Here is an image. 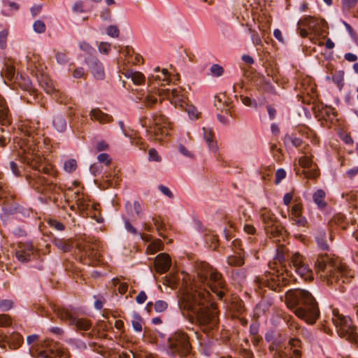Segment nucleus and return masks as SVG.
Returning a JSON list of instances; mask_svg holds the SVG:
<instances>
[{"label":"nucleus","instance_id":"nucleus-16","mask_svg":"<svg viewBox=\"0 0 358 358\" xmlns=\"http://www.w3.org/2000/svg\"><path fill=\"white\" fill-rule=\"evenodd\" d=\"M310 105L313 106L312 110L321 126L330 129L341 125V119L335 108L324 105L318 100Z\"/></svg>","mask_w":358,"mask_h":358},{"label":"nucleus","instance_id":"nucleus-29","mask_svg":"<svg viewBox=\"0 0 358 358\" xmlns=\"http://www.w3.org/2000/svg\"><path fill=\"white\" fill-rule=\"evenodd\" d=\"M119 124L124 135L129 138L131 144L137 146L140 150H146L148 145L143 138L140 136L138 132L133 129H126L122 122H120Z\"/></svg>","mask_w":358,"mask_h":358},{"label":"nucleus","instance_id":"nucleus-35","mask_svg":"<svg viewBox=\"0 0 358 358\" xmlns=\"http://www.w3.org/2000/svg\"><path fill=\"white\" fill-rule=\"evenodd\" d=\"M326 196V192L322 189L316 190L312 196L313 201L317 206V209L322 212L327 209L328 206Z\"/></svg>","mask_w":358,"mask_h":358},{"label":"nucleus","instance_id":"nucleus-31","mask_svg":"<svg viewBox=\"0 0 358 358\" xmlns=\"http://www.w3.org/2000/svg\"><path fill=\"white\" fill-rule=\"evenodd\" d=\"M171 258L166 253L158 255L155 260V271L160 274L166 273L171 266Z\"/></svg>","mask_w":358,"mask_h":358},{"label":"nucleus","instance_id":"nucleus-64","mask_svg":"<svg viewBox=\"0 0 358 358\" xmlns=\"http://www.w3.org/2000/svg\"><path fill=\"white\" fill-rule=\"evenodd\" d=\"M79 47L80 50L90 55H92L93 52H95L94 48L90 43L85 41L80 42L79 44Z\"/></svg>","mask_w":358,"mask_h":358},{"label":"nucleus","instance_id":"nucleus-27","mask_svg":"<svg viewBox=\"0 0 358 358\" xmlns=\"http://www.w3.org/2000/svg\"><path fill=\"white\" fill-rule=\"evenodd\" d=\"M252 81L257 90L268 94H276L274 86L264 76L259 73H255L252 78Z\"/></svg>","mask_w":358,"mask_h":358},{"label":"nucleus","instance_id":"nucleus-20","mask_svg":"<svg viewBox=\"0 0 358 358\" xmlns=\"http://www.w3.org/2000/svg\"><path fill=\"white\" fill-rule=\"evenodd\" d=\"M301 341L296 338H290L284 350L275 352L273 358H301Z\"/></svg>","mask_w":358,"mask_h":358},{"label":"nucleus","instance_id":"nucleus-22","mask_svg":"<svg viewBox=\"0 0 358 358\" xmlns=\"http://www.w3.org/2000/svg\"><path fill=\"white\" fill-rule=\"evenodd\" d=\"M304 155L299 159V164L303 169V174L308 179H315L319 176L320 172L317 169L313 167L315 165L313 162V155L310 152Z\"/></svg>","mask_w":358,"mask_h":358},{"label":"nucleus","instance_id":"nucleus-59","mask_svg":"<svg viewBox=\"0 0 358 358\" xmlns=\"http://www.w3.org/2000/svg\"><path fill=\"white\" fill-rule=\"evenodd\" d=\"M210 74L214 77H220L224 73V68L217 64H213L210 68Z\"/></svg>","mask_w":358,"mask_h":358},{"label":"nucleus","instance_id":"nucleus-26","mask_svg":"<svg viewBox=\"0 0 358 358\" xmlns=\"http://www.w3.org/2000/svg\"><path fill=\"white\" fill-rule=\"evenodd\" d=\"M214 106L220 111H224L230 116H234V106L230 98L226 93H219L215 96Z\"/></svg>","mask_w":358,"mask_h":358},{"label":"nucleus","instance_id":"nucleus-11","mask_svg":"<svg viewBox=\"0 0 358 358\" xmlns=\"http://www.w3.org/2000/svg\"><path fill=\"white\" fill-rule=\"evenodd\" d=\"M298 135L309 139L314 145L320 143V138L314 130L305 124L298 125L294 129L292 132L285 135L284 142L287 145H291L295 147L301 153L309 154L311 149L308 143L298 137Z\"/></svg>","mask_w":358,"mask_h":358},{"label":"nucleus","instance_id":"nucleus-7","mask_svg":"<svg viewBox=\"0 0 358 358\" xmlns=\"http://www.w3.org/2000/svg\"><path fill=\"white\" fill-rule=\"evenodd\" d=\"M287 306L300 319L310 324L320 316L318 304L312 294L305 289H289L285 294Z\"/></svg>","mask_w":358,"mask_h":358},{"label":"nucleus","instance_id":"nucleus-32","mask_svg":"<svg viewBox=\"0 0 358 358\" xmlns=\"http://www.w3.org/2000/svg\"><path fill=\"white\" fill-rule=\"evenodd\" d=\"M12 123V115L5 99L0 94V124L8 126Z\"/></svg>","mask_w":358,"mask_h":358},{"label":"nucleus","instance_id":"nucleus-47","mask_svg":"<svg viewBox=\"0 0 358 358\" xmlns=\"http://www.w3.org/2000/svg\"><path fill=\"white\" fill-rule=\"evenodd\" d=\"M3 10L2 13L4 15L9 16L13 14L12 11H16L19 9V5L10 1H3Z\"/></svg>","mask_w":358,"mask_h":358},{"label":"nucleus","instance_id":"nucleus-19","mask_svg":"<svg viewBox=\"0 0 358 358\" xmlns=\"http://www.w3.org/2000/svg\"><path fill=\"white\" fill-rule=\"evenodd\" d=\"M15 257L21 262H28L39 257V251L31 243L20 242L15 249Z\"/></svg>","mask_w":358,"mask_h":358},{"label":"nucleus","instance_id":"nucleus-40","mask_svg":"<svg viewBox=\"0 0 358 358\" xmlns=\"http://www.w3.org/2000/svg\"><path fill=\"white\" fill-rule=\"evenodd\" d=\"M227 264L231 266H242L245 264L244 255L238 252L236 255H229L227 259Z\"/></svg>","mask_w":358,"mask_h":358},{"label":"nucleus","instance_id":"nucleus-21","mask_svg":"<svg viewBox=\"0 0 358 358\" xmlns=\"http://www.w3.org/2000/svg\"><path fill=\"white\" fill-rule=\"evenodd\" d=\"M23 343L22 336L17 332H13L9 335L0 334V348L6 351L8 350H16Z\"/></svg>","mask_w":358,"mask_h":358},{"label":"nucleus","instance_id":"nucleus-62","mask_svg":"<svg viewBox=\"0 0 358 358\" xmlns=\"http://www.w3.org/2000/svg\"><path fill=\"white\" fill-rule=\"evenodd\" d=\"M34 30L39 34L44 33L46 30V26L42 20H36L33 25Z\"/></svg>","mask_w":358,"mask_h":358},{"label":"nucleus","instance_id":"nucleus-63","mask_svg":"<svg viewBox=\"0 0 358 358\" xmlns=\"http://www.w3.org/2000/svg\"><path fill=\"white\" fill-rule=\"evenodd\" d=\"M97 159L99 162L104 164L106 166H109L112 162L111 157L107 153L99 154L97 157Z\"/></svg>","mask_w":358,"mask_h":358},{"label":"nucleus","instance_id":"nucleus-6","mask_svg":"<svg viewBox=\"0 0 358 358\" xmlns=\"http://www.w3.org/2000/svg\"><path fill=\"white\" fill-rule=\"evenodd\" d=\"M315 266L320 278L328 285L350 282L355 275L348 265L332 254L318 255Z\"/></svg>","mask_w":358,"mask_h":358},{"label":"nucleus","instance_id":"nucleus-2","mask_svg":"<svg viewBox=\"0 0 358 358\" xmlns=\"http://www.w3.org/2000/svg\"><path fill=\"white\" fill-rule=\"evenodd\" d=\"M289 259V266L291 268L292 266L295 272L301 278L306 281L313 279V271L299 252H295L290 256L289 251L285 245H278L273 261L268 263L269 271H266L264 275L256 277L255 280L259 288L267 287L272 290L279 292L284 287L296 282L292 271L286 265V262Z\"/></svg>","mask_w":358,"mask_h":358},{"label":"nucleus","instance_id":"nucleus-48","mask_svg":"<svg viewBox=\"0 0 358 358\" xmlns=\"http://www.w3.org/2000/svg\"><path fill=\"white\" fill-rule=\"evenodd\" d=\"M52 97L55 101L59 103L66 104L70 101L71 98L69 97L66 93L59 90H56L52 94Z\"/></svg>","mask_w":358,"mask_h":358},{"label":"nucleus","instance_id":"nucleus-61","mask_svg":"<svg viewBox=\"0 0 358 358\" xmlns=\"http://www.w3.org/2000/svg\"><path fill=\"white\" fill-rule=\"evenodd\" d=\"M2 73L5 76L6 79L11 81L15 76V68L13 66H6L4 69H3Z\"/></svg>","mask_w":358,"mask_h":358},{"label":"nucleus","instance_id":"nucleus-8","mask_svg":"<svg viewBox=\"0 0 358 358\" xmlns=\"http://www.w3.org/2000/svg\"><path fill=\"white\" fill-rule=\"evenodd\" d=\"M139 123L143 127L146 128L150 141L162 142L170 135L172 129L171 122L161 111L154 113L152 118L141 116L139 118Z\"/></svg>","mask_w":358,"mask_h":358},{"label":"nucleus","instance_id":"nucleus-38","mask_svg":"<svg viewBox=\"0 0 358 358\" xmlns=\"http://www.w3.org/2000/svg\"><path fill=\"white\" fill-rule=\"evenodd\" d=\"M36 78L39 85L43 88L46 93L52 94L56 90L52 80L45 74V72Z\"/></svg>","mask_w":358,"mask_h":358},{"label":"nucleus","instance_id":"nucleus-9","mask_svg":"<svg viewBox=\"0 0 358 358\" xmlns=\"http://www.w3.org/2000/svg\"><path fill=\"white\" fill-rule=\"evenodd\" d=\"M102 244L99 238L87 236L77 245V256L79 261L85 265L99 266L103 264L101 248Z\"/></svg>","mask_w":358,"mask_h":358},{"label":"nucleus","instance_id":"nucleus-4","mask_svg":"<svg viewBox=\"0 0 358 358\" xmlns=\"http://www.w3.org/2000/svg\"><path fill=\"white\" fill-rule=\"evenodd\" d=\"M41 143L34 152L40 153L42 156V160L37 163L36 167L31 169L38 171L31 173L26 176V179L29 185L37 192L47 196L50 201L55 202L58 199L57 195H59L62 192L60 186L57 185L52 179L48 178L41 174L43 172L52 178H56L58 171L55 166L46 161L45 155L51 152L50 139L45 137L43 131L41 134Z\"/></svg>","mask_w":358,"mask_h":358},{"label":"nucleus","instance_id":"nucleus-57","mask_svg":"<svg viewBox=\"0 0 358 358\" xmlns=\"http://www.w3.org/2000/svg\"><path fill=\"white\" fill-rule=\"evenodd\" d=\"M14 301L10 299H1L0 300V310L6 312L10 310L14 307Z\"/></svg>","mask_w":358,"mask_h":358},{"label":"nucleus","instance_id":"nucleus-36","mask_svg":"<svg viewBox=\"0 0 358 358\" xmlns=\"http://www.w3.org/2000/svg\"><path fill=\"white\" fill-rule=\"evenodd\" d=\"M90 116L92 120L97 121L101 124L109 123L113 121V117L106 113H103L99 108H93L90 113Z\"/></svg>","mask_w":358,"mask_h":358},{"label":"nucleus","instance_id":"nucleus-25","mask_svg":"<svg viewBox=\"0 0 358 358\" xmlns=\"http://www.w3.org/2000/svg\"><path fill=\"white\" fill-rule=\"evenodd\" d=\"M152 220L158 235L164 239H166L168 237V231L172 228L169 219L160 215L155 214L152 216Z\"/></svg>","mask_w":358,"mask_h":358},{"label":"nucleus","instance_id":"nucleus-39","mask_svg":"<svg viewBox=\"0 0 358 358\" xmlns=\"http://www.w3.org/2000/svg\"><path fill=\"white\" fill-rule=\"evenodd\" d=\"M331 227H337L343 230H345L348 226L345 216L342 213L336 214L330 220Z\"/></svg>","mask_w":358,"mask_h":358},{"label":"nucleus","instance_id":"nucleus-5","mask_svg":"<svg viewBox=\"0 0 358 358\" xmlns=\"http://www.w3.org/2000/svg\"><path fill=\"white\" fill-rule=\"evenodd\" d=\"M20 129L24 135L19 142L20 159L29 167H36L37 163L43 159L40 153L34 152L40 146L41 134L43 132L40 122L36 120H25L22 122Z\"/></svg>","mask_w":358,"mask_h":358},{"label":"nucleus","instance_id":"nucleus-56","mask_svg":"<svg viewBox=\"0 0 358 358\" xmlns=\"http://www.w3.org/2000/svg\"><path fill=\"white\" fill-rule=\"evenodd\" d=\"M358 0H341L343 12H350L357 3Z\"/></svg>","mask_w":358,"mask_h":358},{"label":"nucleus","instance_id":"nucleus-12","mask_svg":"<svg viewBox=\"0 0 358 358\" xmlns=\"http://www.w3.org/2000/svg\"><path fill=\"white\" fill-rule=\"evenodd\" d=\"M294 79L296 80L294 88L299 92L297 94L299 101L306 105H310L311 103L317 101V86L310 76L296 69Z\"/></svg>","mask_w":358,"mask_h":358},{"label":"nucleus","instance_id":"nucleus-37","mask_svg":"<svg viewBox=\"0 0 358 358\" xmlns=\"http://www.w3.org/2000/svg\"><path fill=\"white\" fill-rule=\"evenodd\" d=\"M203 138L208 144L210 150L213 152H216L217 151L218 147L213 129L210 128L203 127Z\"/></svg>","mask_w":358,"mask_h":358},{"label":"nucleus","instance_id":"nucleus-13","mask_svg":"<svg viewBox=\"0 0 358 358\" xmlns=\"http://www.w3.org/2000/svg\"><path fill=\"white\" fill-rule=\"evenodd\" d=\"M259 214L266 236L275 242L285 240L286 230L275 213L270 208L263 207Z\"/></svg>","mask_w":358,"mask_h":358},{"label":"nucleus","instance_id":"nucleus-43","mask_svg":"<svg viewBox=\"0 0 358 358\" xmlns=\"http://www.w3.org/2000/svg\"><path fill=\"white\" fill-rule=\"evenodd\" d=\"M289 220L293 222V224L297 225L298 227H308V221L306 217L302 215V213H299L296 215L289 214Z\"/></svg>","mask_w":358,"mask_h":358},{"label":"nucleus","instance_id":"nucleus-28","mask_svg":"<svg viewBox=\"0 0 358 358\" xmlns=\"http://www.w3.org/2000/svg\"><path fill=\"white\" fill-rule=\"evenodd\" d=\"M85 62L96 79L103 80L104 78L103 66L96 57L90 55L85 59Z\"/></svg>","mask_w":358,"mask_h":358},{"label":"nucleus","instance_id":"nucleus-3","mask_svg":"<svg viewBox=\"0 0 358 358\" xmlns=\"http://www.w3.org/2000/svg\"><path fill=\"white\" fill-rule=\"evenodd\" d=\"M178 78L171 77L170 73L166 69H160L156 67L154 73L148 77V90L147 94L137 96V99L143 101L145 107L152 108L157 104L158 100L162 103V100L167 98L176 107L183 108L186 104L187 96L185 90L180 87L170 89H162L159 87H164L171 83H175Z\"/></svg>","mask_w":358,"mask_h":358},{"label":"nucleus","instance_id":"nucleus-33","mask_svg":"<svg viewBox=\"0 0 358 358\" xmlns=\"http://www.w3.org/2000/svg\"><path fill=\"white\" fill-rule=\"evenodd\" d=\"M110 330H113L111 324L104 321H101L99 322L96 326L92 329L90 334L92 336L96 335L97 337L102 338H110L107 334V332Z\"/></svg>","mask_w":358,"mask_h":358},{"label":"nucleus","instance_id":"nucleus-15","mask_svg":"<svg viewBox=\"0 0 358 358\" xmlns=\"http://www.w3.org/2000/svg\"><path fill=\"white\" fill-rule=\"evenodd\" d=\"M332 314V322L336 327L338 335L352 343H357V327L353 324L351 318L340 314L337 308L333 309Z\"/></svg>","mask_w":358,"mask_h":358},{"label":"nucleus","instance_id":"nucleus-44","mask_svg":"<svg viewBox=\"0 0 358 358\" xmlns=\"http://www.w3.org/2000/svg\"><path fill=\"white\" fill-rule=\"evenodd\" d=\"M53 126L58 131L63 132L67 127L66 121L62 115H56L53 120Z\"/></svg>","mask_w":358,"mask_h":358},{"label":"nucleus","instance_id":"nucleus-46","mask_svg":"<svg viewBox=\"0 0 358 358\" xmlns=\"http://www.w3.org/2000/svg\"><path fill=\"white\" fill-rule=\"evenodd\" d=\"M163 248V242L160 239H155L148 245L147 251L150 254H155L158 251L162 250Z\"/></svg>","mask_w":358,"mask_h":358},{"label":"nucleus","instance_id":"nucleus-55","mask_svg":"<svg viewBox=\"0 0 358 358\" xmlns=\"http://www.w3.org/2000/svg\"><path fill=\"white\" fill-rule=\"evenodd\" d=\"M77 169V162L74 159L66 160L64 163V169L68 173H72Z\"/></svg>","mask_w":358,"mask_h":358},{"label":"nucleus","instance_id":"nucleus-24","mask_svg":"<svg viewBox=\"0 0 358 358\" xmlns=\"http://www.w3.org/2000/svg\"><path fill=\"white\" fill-rule=\"evenodd\" d=\"M27 57V68L36 78H38L45 73L47 68L39 55L29 53Z\"/></svg>","mask_w":358,"mask_h":358},{"label":"nucleus","instance_id":"nucleus-58","mask_svg":"<svg viewBox=\"0 0 358 358\" xmlns=\"http://www.w3.org/2000/svg\"><path fill=\"white\" fill-rule=\"evenodd\" d=\"M248 31L251 34V39H252L253 44L255 46L262 45V39H261L259 34L257 33V31L252 29L251 28V27H249Z\"/></svg>","mask_w":358,"mask_h":358},{"label":"nucleus","instance_id":"nucleus-34","mask_svg":"<svg viewBox=\"0 0 358 358\" xmlns=\"http://www.w3.org/2000/svg\"><path fill=\"white\" fill-rule=\"evenodd\" d=\"M83 217H89L95 220L97 222L101 223L103 220L101 214V206L99 203L92 202L81 215Z\"/></svg>","mask_w":358,"mask_h":358},{"label":"nucleus","instance_id":"nucleus-30","mask_svg":"<svg viewBox=\"0 0 358 358\" xmlns=\"http://www.w3.org/2000/svg\"><path fill=\"white\" fill-rule=\"evenodd\" d=\"M79 182L74 181L73 185L78 187L77 190L74 192L75 199L76 202L77 209L79 210L81 215L84 211L87 210V208L92 204V201L85 196L79 188Z\"/></svg>","mask_w":358,"mask_h":358},{"label":"nucleus","instance_id":"nucleus-54","mask_svg":"<svg viewBox=\"0 0 358 358\" xmlns=\"http://www.w3.org/2000/svg\"><path fill=\"white\" fill-rule=\"evenodd\" d=\"M112 282L114 286L118 285L117 289L120 294H124L127 292L128 284L127 282H121L117 278H113Z\"/></svg>","mask_w":358,"mask_h":358},{"label":"nucleus","instance_id":"nucleus-50","mask_svg":"<svg viewBox=\"0 0 358 358\" xmlns=\"http://www.w3.org/2000/svg\"><path fill=\"white\" fill-rule=\"evenodd\" d=\"M115 339L117 340V343L122 347L131 342V337L127 335L125 331L120 332L119 335H116Z\"/></svg>","mask_w":358,"mask_h":358},{"label":"nucleus","instance_id":"nucleus-52","mask_svg":"<svg viewBox=\"0 0 358 358\" xmlns=\"http://www.w3.org/2000/svg\"><path fill=\"white\" fill-rule=\"evenodd\" d=\"M231 309L237 315H242L245 310L243 301L241 300L234 301L231 303Z\"/></svg>","mask_w":358,"mask_h":358},{"label":"nucleus","instance_id":"nucleus-18","mask_svg":"<svg viewBox=\"0 0 358 358\" xmlns=\"http://www.w3.org/2000/svg\"><path fill=\"white\" fill-rule=\"evenodd\" d=\"M299 24L307 27L310 35L324 38L328 34L327 23L323 20L311 15H306L299 20Z\"/></svg>","mask_w":358,"mask_h":358},{"label":"nucleus","instance_id":"nucleus-41","mask_svg":"<svg viewBox=\"0 0 358 358\" xmlns=\"http://www.w3.org/2000/svg\"><path fill=\"white\" fill-rule=\"evenodd\" d=\"M292 202L293 204H303L301 198L294 190L286 193L283 196V203L285 206H289Z\"/></svg>","mask_w":358,"mask_h":358},{"label":"nucleus","instance_id":"nucleus-45","mask_svg":"<svg viewBox=\"0 0 358 358\" xmlns=\"http://www.w3.org/2000/svg\"><path fill=\"white\" fill-rule=\"evenodd\" d=\"M285 320H286L287 324L289 327V329L295 332V334H299L301 331H302V329L300 327V325L298 324V322L296 321V320L291 315L287 316L285 317Z\"/></svg>","mask_w":358,"mask_h":358},{"label":"nucleus","instance_id":"nucleus-1","mask_svg":"<svg viewBox=\"0 0 358 358\" xmlns=\"http://www.w3.org/2000/svg\"><path fill=\"white\" fill-rule=\"evenodd\" d=\"M199 285L186 288L178 299V306L184 317L199 325L206 334L218 327V308L212 293L220 301H226L229 287L218 270L206 262L196 268Z\"/></svg>","mask_w":358,"mask_h":358},{"label":"nucleus","instance_id":"nucleus-49","mask_svg":"<svg viewBox=\"0 0 358 358\" xmlns=\"http://www.w3.org/2000/svg\"><path fill=\"white\" fill-rule=\"evenodd\" d=\"M131 324L136 332H141L143 330V318L138 313H134L132 316Z\"/></svg>","mask_w":358,"mask_h":358},{"label":"nucleus","instance_id":"nucleus-53","mask_svg":"<svg viewBox=\"0 0 358 358\" xmlns=\"http://www.w3.org/2000/svg\"><path fill=\"white\" fill-rule=\"evenodd\" d=\"M333 82L336 84L339 89H341L344 85V73L342 71H338L332 75Z\"/></svg>","mask_w":358,"mask_h":358},{"label":"nucleus","instance_id":"nucleus-10","mask_svg":"<svg viewBox=\"0 0 358 358\" xmlns=\"http://www.w3.org/2000/svg\"><path fill=\"white\" fill-rule=\"evenodd\" d=\"M30 347V354L34 357L42 358H67V354L63 351L59 344L52 340L47 338L38 341V336L30 335L27 338Z\"/></svg>","mask_w":358,"mask_h":358},{"label":"nucleus","instance_id":"nucleus-51","mask_svg":"<svg viewBox=\"0 0 358 358\" xmlns=\"http://www.w3.org/2000/svg\"><path fill=\"white\" fill-rule=\"evenodd\" d=\"M13 319L8 314H0V327H13Z\"/></svg>","mask_w":358,"mask_h":358},{"label":"nucleus","instance_id":"nucleus-17","mask_svg":"<svg viewBox=\"0 0 358 358\" xmlns=\"http://www.w3.org/2000/svg\"><path fill=\"white\" fill-rule=\"evenodd\" d=\"M169 352L173 356L185 357L191 353L192 345L189 337L183 331L178 330L168 340Z\"/></svg>","mask_w":358,"mask_h":358},{"label":"nucleus","instance_id":"nucleus-42","mask_svg":"<svg viewBox=\"0 0 358 358\" xmlns=\"http://www.w3.org/2000/svg\"><path fill=\"white\" fill-rule=\"evenodd\" d=\"M127 78H130L135 85H143L145 82V76L139 71H127L125 74Z\"/></svg>","mask_w":358,"mask_h":358},{"label":"nucleus","instance_id":"nucleus-14","mask_svg":"<svg viewBox=\"0 0 358 358\" xmlns=\"http://www.w3.org/2000/svg\"><path fill=\"white\" fill-rule=\"evenodd\" d=\"M50 308L61 320L68 322L76 331H88L92 328V322L85 317H78L76 310L56 303H50Z\"/></svg>","mask_w":358,"mask_h":358},{"label":"nucleus","instance_id":"nucleus-23","mask_svg":"<svg viewBox=\"0 0 358 358\" xmlns=\"http://www.w3.org/2000/svg\"><path fill=\"white\" fill-rule=\"evenodd\" d=\"M20 87L24 91H27L30 97H27L29 103H41L43 95L36 89L34 88L31 82L28 77L20 76L18 80Z\"/></svg>","mask_w":358,"mask_h":358},{"label":"nucleus","instance_id":"nucleus-60","mask_svg":"<svg viewBox=\"0 0 358 358\" xmlns=\"http://www.w3.org/2000/svg\"><path fill=\"white\" fill-rule=\"evenodd\" d=\"M47 223L50 227L57 231H63L65 228L62 222L55 219L50 218L48 220Z\"/></svg>","mask_w":358,"mask_h":358}]
</instances>
